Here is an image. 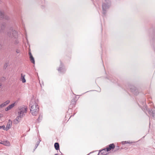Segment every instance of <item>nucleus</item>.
Wrapping results in <instances>:
<instances>
[{
  "mask_svg": "<svg viewBox=\"0 0 155 155\" xmlns=\"http://www.w3.org/2000/svg\"><path fill=\"white\" fill-rule=\"evenodd\" d=\"M140 103L143 106L144 112H146L145 110L146 109L147 111L148 112L149 114L152 118L153 119H155V108L154 107H151V108L148 109L146 106V102L145 100L142 101L140 102ZM138 104L140 107H142V106L141 105H140L139 103H138Z\"/></svg>",
  "mask_w": 155,
  "mask_h": 155,
  "instance_id": "1",
  "label": "nucleus"
},
{
  "mask_svg": "<svg viewBox=\"0 0 155 155\" xmlns=\"http://www.w3.org/2000/svg\"><path fill=\"white\" fill-rule=\"evenodd\" d=\"M29 106L30 113L33 116H36L39 111V108L38 104L34 100H31Z\"/></svg>",
  "mask_w": 155,
  "mask_h": 155,
  "instance_id": "2",
  "label": "nucleus"
},
{
  "mask_svg": "<svg viewBox=\"0 0 155 155\" xmlns=\"http://www.w3.org/2000/svg\"><path fill=\"white\" fill-rule=\"evenodd\" d=\"M111 5L110 0H104L102 4V14L103 17H105Z\"/></svg>",
  "mask_w": 155,
  "mask_h": 155,
  "instance_id": "3",
  "label": "nucleus"
},
{
  "mask_svg": "<svg viewBox=\"0 0 155 155\" xmlns=\"http://www.w3.org/2000/svg\"><path fill=\"white\" fill-rule=\"evenodd\" d=\"M124 90L126 89L129 90L134 95H137L139 93L138 89L134 85H131L130 84H127L125 86V87H121Z\"/></svg>",
  "mask_w": 155,
  "mask_h": 155,
  "instance_id": "4",
  "label": "nucleus"
},
{
  "mask_svg": "<svg viewBox=\"0 0 155 155\" xmlns=\"http://www.w3.org/2000/svg\"><path fill=\"white\" fill-rule=\"evenodd\" d=\"M7 35L11 38H16L18 37V34L16 31L13 30L12 28H11L10 29V31H8Z\"/></svg>",
  "mask_w": 155,
  "mask_h": 155,
  "instance_id": "5",
  "label": "nucleus"
},
{
  "mask_svg": "<svg viewBox=\"0 0 155 155\" xmlns=\"http://www.w3.org/2000/svg\"><path fill=\"white\" fill-rule=\"evenodd\" d=\"M10 19L9 17L6 15H5L4 12L3 10L0 11V19L4 20H8Z\"/></svg>",
  "mask_w": 155,
  "mask_h": 155,
  "instance_id": "6",
  "label": "nucleus"
},
{
  "mask_svg": "<svg viewBox=\"0 0 155 155\" xmlns=\"http://www.w3.org/2000/svg\"><path fill=\"white\" fill-rule=\"evenodd\" d=\"M57 70L59 73H64L66 71V69L64 66L63 64L61 61L60 64L59 68L57 69Z\"/></svg>",
  "mask_w": 155,
  "mask_h": 155,
  "instance_id": "7",
  "label": "nucleus"
},
{
  "mask_svg": "<svg viewBox=\"0 0 155 155\" xmlns=\"http://www.w3.org/2000/svg\"><path fill=\"white\" fill-rule=\"evenodd\" d=\"M27 107L25 106H22L19 110L18 114H21L22 116H23L24 113H26L27 111Z\"/></svg>",
  "mask_w": 155,
  "mask_h": 155,
  "instance_id": "8",
  "label": "nucleus"
},
{
  "mask_svg": "<svg viewBox=\"0 0 155 155\" xmlns=\"http://www.w3.org/2000/svg\"><path fill=\"white\" fill-rule=\"evenodd\" d=\"M150 42L152 44V46L155 52V36H153L152 37V39L150 41Z\"/></svg>",
  "mask_w": 155,
  "mask_h": 155,
  "instance_id": "9",
  "label": "nucleus"
},
{
  "mask_svg": "<svg viewBox=\"0 0 155 155\" xmlns=\"http://www.w3.org/2000/svg\"><path fill=\"white\" fill-rule=\"evenodd\" d=\"M115 148V145L114 143H111L109 144L108 146V147L106 148V151L108 152L110 151L112 149H113Z\"/></svg>",
  "mask_w": 155,
  "mask_h": 155,
  "instance_id": "10",
  "label": "nucleus"
},
{
  "mask_svg": "<svg viewBox=\"0 0 155 155\" xmlns=\"http://www.w3.org/2000/svg\"><path fill=\"white\" fill-rule=\"evenodd\" d=\"M12 124V122L10 119L8 120V122L7 123V125L6 127V130H7L10 129L11 127Z\"/></svg>",
  "mask_w": 155,
  "mask_h": 155,
  "instance_id": "11",
  "label": "nucleus"
},
{
  "mask_svg": "<svg viewBox=\"0 0 155 155\" xmlns=\"http://www.w3.org/2000/svg\"><path fill=\"white\" fill-rule=\"evenodd\" d=\"M107 79L113 83H115L117 82V80L115 79V77L109 76L107 77Z\"/></svg>",
  "mask_w": 155,
  "mask_h": 155,
  "instance_id": "12",
  "label": "nucleus"
},
{
  "mask_svg": "<svg viewBox=\"0 0 155 155\" xmlns=\"http://www.w3.org/2000/svg\"><path fill=\"white\" fill-rule=\"evenodd\" d=\"M29 58L30 59V60L31 63H32L33 64H35V59L33 57V56L32 55L31 53V52H29Z\"/></svg>",
  "mask_w": 155,
  "mask_h": 155,
  "instance_id": "13",
  "label": "nucleus"
},
{
  "mask_svg": "<svg viewBox=\"0 0 155 155\" xmlns=\"http://www.w3.org/2000/svg\"><path fill=\"white\" fill-rule=\"evenodd\" d=\"M15 106V103H12L11 104L9 105L5 109V110L6 111H8L10 110L12 108H13Z\"/></svg>",
  "mask_w": 155,
  "mask_h": 155,
  "instance_id": "14",
  "label": "nucleus"
},
{
  "mask_svg": "<svg viewBox=\"0 0 155 155\" xmlns=\"http://www.w3.org/2000/svg\"><path fill=\"white\" fill-rule=\"evenodd\" d=\"M54 147L55 150H59V145L58 143H55L54 144Z\"/></svg>",
  "mask_w": 155,
  "mask_h": 155,
  "instance_id": "15",
  "label": "nucleus"
},
{
  "mask_svg": "<svg viewBox=\"0 0 155 155\" xmlns=\"http://www.w3.org/2000/svg\"><path fill=\"white\" fill-rule=\"evenodd\" d=\"M10 102V101L9 100H7L5 102L2 104H1L2 107H4L7 104H8Z\"/></svg>",
  "mask_w": 155,
  "mask_h": 155,
  "instance_id": "16",
  "label": "nucleus"
},
{
  "mask_svg": "<svg viewBox=\"0 0 155 155\" xmlns=\"http://www.w3.org/2000/svg\"><path fill=\"white\" fill-rule=\"evenodd\" d=\"M25 75H23L22 74H21V79L22 81V83H25L26 82V80L25 78Z\"/></svg>",
  "mask_w": 155,
  "mask_h": 155,
  "instance_id": "17",
  "label": "nucleus"
},
{
  "mask_svg": "<svg viewBox=\"0 0 155 155\" xmlns=\"http://www.w3.org/2000/svg\"><path fill=\"white\" fill-rule=\"evenodd\" d=\"M106 148H105V149H104L101 150H99V153L97 155H99L100 152L102 154V155L104 154V155H105V153L104 152L106 151Z\"/></svg>",
  "mask_w": 155,
  "mask_h": 155,
  "instance_id": "18",
  "label": "nucleus"
},
{
  "mask_svg": "<svg viewBox=\"0 0 155 155\" xmlns=\"http://www.w3.org/2000/svg\"><path fill=\"white\" fill-rule=\"evenodd\" d=\"M18 116L15 119H16L17 120H21V119L23 117V116H22L21 115V114H18Z\"/></svg>",
  "mask_w": 155,
  "mask_h": 155,
  "instance_id": "19",
  "label": "nucleus"
},
{
  "mask_svg": "<svg viewBox=\"0 0 155 155\" xmlns=\"http://www.w3.org/2000/svg\"><path fill=\"white\" fill-rule=\"evenodd\" d=\"M42 118V115L40 114L38 118L37 119V120L38 122H40L41 121Z\"/></svg>",
  "mask_w": 155,
  "mask_h": 155,
  "instance_id": "20",
  "label": "nucleus"
},
{
  "mask_svg": "<svg viewBox=\"0 0 155 155\" xmlns=\"http://www.w3.org/2000/svg\"><path fill=\"white\" fill-rule=\"evenodd\" d=\"M39 143H40V141H37V143H36V144L35 145V148L34 149L33 152L34 151H35V149L37 148V147L39 144Z\"/></svg>",
  "mask_w": 155,
  "mask_h": 155,
  "instance_id": "21",
  "label": "nucleus"
},
{
  "mask_svg": "<svg viewBox=\"0 0 155 155\" xmlns=\"http://www.w3.org/2000/svg\"><path fill=\"white\" fill-rule=\"evenodd\" d=\"M19 122V120H17L16 119H15L13 121V123L15 124H18Z\"/></svg>",
  "mask_w": 155,
  "mask_h": 155,
  "instance_id": "22",
  "label": "nucleus"
},
{
  "mask_svg": "<svg viewBox=\"0 0 155 155\" xmlns=\"http://www.w3.org/2000/svg\"><path fill=\"white\" fill-rule=\"evenodd\" d=\"M115 151H117L119 149V147L118 146H116L115 147Z\"/></svg>",
  "mask_w": 155,
  "mask_h": 155,
  "instance_id": "23",
  "label": "nucleus"
},
{
  "mask_svg": "<svg viewBox=\"0 0 155 155\" xmlns=\"http://www.w3.org/2000/svg\"><path fill=\"white\" fill-rule=\"evenodd\" d=\"M19 41L18 39H16L15 41L14 44L15 45H17L19 43Z\"/></svg>",
  "mask_w": 155,
  "mask_h": 155,
  "instance_id": "24",
  "label": "nucleus"
},
{
  "mask_svg": "<svg viewBox=\"0 0 155 155\" xmlns=\"http://www.w3.org/2000/svg\"><path fill=\"white\" fill-rule=\"evenodd\" d=\"M2 128H3L4 130H5L6 129L5 127V125H2V126H0V129H1Z\"/></svg>",
  "mask_w": 155,
  "mask_h": 155,
  "instance_id": "25",
  "label": "nucleus"
},
{
  "mask_svg": "<svg viewBox=\"0 0 155 155\" xmlns=\"http://www.w3.org/2000/svg\"><path fill=\"white\" fill-rule=\"evenodd\" d=\"M122 144H124L126 143H127V141H124L122 142Z\"/></svg>",
  "mask_w": 155,
  "mask_h": 155,
  "instance_id": "26",
  "label": "nucleus"
},
{
  "mask_svg": "<svg viewBox=\"0 0 155 155\" xmlns=\"http://www.w3.org/2000/svg\"><path fill=\"white\" fill-rule=\"evenodd\" d=\"M20 52V50L18 49H17L16 50V52L17 53H19Z\"/></svg>",
  "mask_w": 155,
  "mask_h": 155,
  "instance_id": "27",
  "label": "nucleus"
},
{
  "mask_svg": "<svg viewBox=\"0 0 155 155\" xmlns=\"http://www.w3.org/2000/svg\"><path fill=\"white\" fill-rule=\"evenodd\" d=\"M8 65V64L7 63L5 64L4 66V68H5V69H6V68H7Z\"/></svg>",
  "mask_w": 155,
  "mask_h": 155,
  "instance_id": "28",
  "label": "nucleus"
},
{
  "mask_svg": "<svg viewBox=\"0 0 155 155\" xmlns=\"http://www.w3.org/2000/svg\"><path fill=\"white\" fill-rule=\"evenodd\" d=\"M134 142H130V141H127V143H133Z\"/></svg>",
  "mask_w": 155,
  "mask_h": 155,
  "instance_id": "29",
  "label": "nucleus"
},
{
  "mask_svg": "<svg viewBox=\"0 0 155 155\" xmlns=\"http://www.w3.org/2000/svg\"><path fill=\"white\" fill-rule=\"evenodd\" d=\"M4 142H3L2 141H1V142H0V143L3 144H4L5 145H6V144H5V143H4Z\"/></svg>",
  "mask_w": 155,
  "mask_h": 155,
  "instance_id": "30",
  "label": "nucleus"
},
{
  "mask_svg": "<svg viewBox=\"0 0 155 155\" xmlns=\"http://www.w3.org/2000/svg\"><path fill=\"white\" fill-rule=\"evenodd\" d=\"M3 142H5L4 143L6 144V145H7L8 144V142L7 141H3Z\"/></svg>",
  "mask_w": 155,
  "mask_h": 155,
  "instance_id": "31",
  "label": "nucleus"
},
{
  "mask_svg": "<svg viewBox=\"0 0 155 155\" xmlns=\"http://www.w3.org/2000/svg\"><path fill=\"white\" fill-rule=\"evenodd\" d=\"M72 104H73V105H74L75 104V102L74 101H72Z\"/></svg>",
  "mask_w": 155,
  "mask_h": 155,
  "instance_id": "32",
  "label": "nucleus"
},
{
  "mask_svg": "<svg viewBox=\"0 0 155 155\" xmlns=\"http://www.w3.org/2000/svg\"><path fill=\"white\" fill-rule=\"evenodd\" d=\"M149 104H150V106H152L153 104L152 102H150Z\"/></svg>",
  "mask_w": 155,
  "mask_h": 155,
  "instance_id": "33",
  "label": "nucleus"
},
{
  "mask_svg": "<svg viewBox=\"0 0 155 155\" xmlns=\"http://www.w3.org/2000/svg\"><path fill=\"white\" fill-rule=\"evenodd\" d=\"M2 44H0V49L2 48Z\"/></svg>",
  "mask_w": 155,
  "mask_h": 155,
  "instance_id": "34",
  "label": "nucleus"
},
{
  "mask_svg": "<svg viewBox=\"0 0 155 155\" xmlns=\"http://www.w3.org/2000/svg\"><path fill=\"white\" fill-rule=\"evenodd\" d=\"M93 152H90V153H89L87 155H89V154H90L91 153H93Z\"/></svg>",
  "mask_w": 155,
  "mask_h": 155,
  "instance_id": "35",
  "label": "nucleus"
},
{
  "mask_svg": "<svg viewBox=\"0 0 155 155\" xmlns=\"http://www.w3.org/2000/svg\"><path fill=\"white\" fill-rule=\"evenodd\" d=\"M99 91H98L99 92H100L101 91V89L99 87Z\"/></svg>",
  "mask_w": 155,
  "mask_h": 155,
  "instance_id": "36",
  "label": "nucleus"
},
{
  "mask_svg": "<svg viewBox=\"0 0 155 155\" xmlns=\"http://www.w3.org/2000/svg\"><path fill=\"white\" fill-rule=\"evenodd\" d=\"M1 107H2V106H1V104H0V108H1Z\"/></svg>",
  "mask_w": 155,
  "mask_h": 155,
  "instance_id": "37",
  "label": "nucleus"
},
{
  "mask_svg": "<svg viewBox=\"0 0 155 155\" xmlns=\"http://www.w3.org/2000/svg\"><path fill=\"white\" fill-rule=\"evenodd\" d=\"M41 141V140L40 139H39V141H40H40Z\"/></svg>",
  "mask_w": 155,
  "mask_h": 155,
  "instance_id": "38",
  "label": "nucleus"
},
{
  "mask_svg": "<svg viewBox=\"0 0 155 155\" xmlns=\"http://www.w3.org/2000/svg\"><path fill=\"white\" fill-rule=\"evenodd\" d=\"M1 86H2V85L1 84H0V88L1 87Z\"/></svg>",
  "mask_w": 155,
  "mask_h": 155,
  "instance_id": "39",
  "label": "nucleus"
},
{
  "mask_svg": "<svg viewBox=\"0 0 155 155\" xmlns=\"http://www.w3.org/2000/svg\"><path fill=\"white\" fill-rule=\"evenodd\" d=\"M54 155H58V154L57 153H56V154H55Z\"/></svg>",
  "mask_w": 155,
  "mask_h": 155,
  "instance_id": "40",
  "label": "nucleus"
},
{
  "mask_svg": "<svg viewBox=\"0 0 155 155\" xmlns=\"http://www.w3.org/2000/svg\"><path fill=\"white\" fill-rule=\"evenodd\" d=\"M1 1L0 0V3H1Z\"/></svg>",
  "mask_w": 155,
  "mask_h": 155,
  "instance_id": "41",
  "label": "nucleus"
}]
</instances>
